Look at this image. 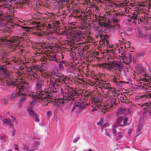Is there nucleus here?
<instances>
[{"instance_id": "f257e3e1", "label": "nucleus", "mask_w": 151, "mask_h": 151, "mask_svg": "<svg viewBox=\"0 0 151 151\" xmlns=\"http://www.w3.org/2000/svg\"><path fill=\"white\" fill-rule=\"evenodd\" d=\"M5 81L7 86L15 87L16 89L18 88L20 91H27L29 89V84L28 82L26 83L25 81L13 82L9 78Z\"/></svg>"}, {"instance_id": "f03ea898", "label": "nucleus", "mask_w": 151, "mask_h": 151, "mask_svg": "<svg viewBox=\"0 0 151 151\" xmlns=\"http://www.w3.org/2000/svg\"><path fill=\"white\" fill-rule=\"evenodd\" d=\"M9 70L6 67V65H0V81L4 80V79L9 78L10 75Z\"/></svg>"}, {"instance_id": "7ed1b4c3", "label": "nucleus", "mask_w": 151, "mask_h": 151, "mask_svg": "<svg viewBox=\"0 0 151 151\" xmlns=\"http://www.w3.org/2000/svg\"><path fill=\"white\" fill-rule=\"evenodd\" d=\"M55 31H56V30H54L53 31L50 30L48 31L47 29H38L37 32H34V33L35 35L41 36L45 35H49V34L58 35L57 32Z\"/></svg>"}, {"instance_id": "20e7f679", "label": "nucleus", "mask_w": 151, "mask_h": 151, "mask_svg": "<svg viewBox=\"0 0 151 151\" xmlns=\"http://www.w3.org/2000/svg\"><path fill=\"white\" fill-rule=\"evenodd\" d=\"M84 35L81 31H77L75 30L71 31L70 30V31L68 33V36L70 38V37H76L80 40L84 39Z\"/></svg>"}, {"instance_id": "39448f33", "label": "nucleus", "mask_w": 151, "mask_h": 151, "mask_svg": "<svg viewBox=\"0 0 151 151\" xmlns=\"http://www.w3.org/2000/svg\"><path fill=\"white\" fill-rule=\"evenodd\" d=\"M20 91H19V90L18 89V91L17 92H12L11 94L10 98L13 99L16 98L19 96H21V95L22 96L25 95V93H20Z\"/></svg>"}, {"instance_id": "423d86ee", "label": "nucleus", "mask_w": 151, "mask_h": 151, "mask_svg": "<svg viewBox=\"0 0 151 151\" xmlns=\"http://www.w3.org/2000/svg\"><path fill=\"white\" fill-rule=\"evenodd\" d=\"M73 88L72 87H69L67 89L68 92L67 94H69V95L73 97L77 93V91L76 90L73 89Z\"/></svg>"}, {"instance_id": "0eeeda50", "label": "nucleus", "mask_w": 151, "mask_h": 151, "mask_svg": "<svg viewBox=\"0 0 151 151\" xmlns=\"http://www.w3.org/2000/svg\"><path fill=\"white\" fill-rule=\"evenodd\" d=\"M143 67L140 65L137 64L135 66V69L136 70V72L137 74H141L142 73V68Z\"/></svg>"}, {"instance_id": "6e6552de", "label": "nucleus", "mask_w": 151, "mask_h": 151, "mask_svg": "<svg viewBox=\"0 0 151 151\" xmlns=\"http://www.w3.org/2000/svg\"><path fill=\"white\" fill-rule=\"evenodd\" d=\"M43 85V81L40 80H38L36 85L37 88L40 89L41 88Z\"/></svg>"}, {"instance_id": "1a4fd4ad", "label": "nucleus", "mask_w": 151, "mask_h": 151, "mask_svg": "<svg viewBox=\"0 0 151 151\" xmlns=\"http://www.w3.org/2000/svg\"><path fill=\"white\" fill-rule=\"evenodd\" d=\"M1 29V30L4 33H6L8 36H10L9 34L12 32V31L10 29Z\"/></svg>"}, {"instance_id": "9d476101", "label": "nucleus", "mask_w": 151, "mask_h": 151, "mask_svg": "<svg viewBox=\"0 0 151 151\" xmlns=\"http://www.w3.org/2000/svg\"><path fill=\"white\" fill-rule=\"evenodd\" d=\"M123 117H119L117 119L116 122V124L118 126H122V124H121L122 123L123 120Z\"/></svg>"}, {"instance_id": "9b49d317", "label": "nucleus", "mask_w": 151, "mask_h": 151, "mask_svg": "<svg viewBox=\"0 0 151 151\" xmlns=\"http://www.w3.org/2000/svg\"><path fill=\"white\" fill-rule=\"evenodd\" d=\"M141 56V54L140 53H137L135 55H134L133 58V63H135L137 60L138 59V58L140 57Z\"/></svg>"}, {"instance_id": "f8f14e48", "label": "nucleus", "mask_w": 151, "mask_h": 151, "mask_svg": "<svg viewBox=\"0 0 151 151\" xmlns=\"http://www.w3.org/2000/svg\"><path fill=\"white\" fill-rule=\"evenodd\" d=\"M1 119L4 125L6 126V125L8 123L9 120H8L7 118H5L3 116H1Z\"/></svg>"}, {"instance_id": "ddd939ff", "label": "nucleus", "mask_w": 151, "mask_h": 151, "mask_svg": "<svg viewBox=\"0 0 151 151\" xmlns=\"http://www.w3.org/2000/svg\"><path fill=\"white\" fill-rule=\"evenodd\" d=\"M43 99H49L50 100H51L52 99V97L49 94H48V93L46 92L45 95H44V96Z\"/></svg>"}, {"instance_id": "4468645a", "label": "nucleus", "mask_w": 151, "mask_h": 151, "mask_svg": "<svg viewBox=\"0 0 151 151\" xmlns=\"http://www.w3.org/2000/svg\"><path fill=\"white\" fill-rule=\"evenodd\" d=\"M32 29H26L25 30V32H22L21 33V35L23 36H25L26 35L28 34V32H30V33H31V32L32 31Z\"/></svg>"}, {"instance_id": "2eb2a0df", "label": "nucleus", "mask_w": 151, "mask_h": 151, "mask_svg": "<svg viewBox=\"0 0 151 151\" xmlns=\"http://www.w3.org/2000/svg\"><path fill=\"white\" fill-rule=\"evenodd\" d=\"M28 111L29 114L32 115V117L35 115V114L31 108H30L28 109Z\"/></svg>"}, {"instance_id": "dca6fc26", "label": "nucleus", "mask_w": 151, "mask_h": 151, "mask_svg": "<svg viewBox=\"0 0 151 151\" xmlns=\"http://www.w3.org/2000/svg\"><path fill=\"white\" fill-rule=\"evenodd\" d=\"M56 76L57 77L55 80L54 81L56 82V83H61V76L56 75Z\"/></svg>"}, {"instance_id": "f3484780", "label": "nucleus", "mask_w": 151, "mask_h": 151, "mask_svg": "<svg viewBox=\"0 0 151 151\" xmlns=\"http://www.w3.org/2000/svg\"><path fill=\"white\" fill-rule=\"evenodd\" d=\"M69 31H70V30L69 31H68V29H66L64 30L61 33L62 35H67V37L68 38L69 37L68 36V35Z\"/></svg>"}, {"instance_id": "a211bd4d", "label": "nucleus", "mask_w": 151, "mask_h": 151, "mask_svg": "<svg viewBox=\"0 0 151 151\" xmlns=\"http://www.w3.org/2000/svg\"><path fill=\"white\" fill-rule=\"evenodd\" d=\"M19 27H22V28H35L34 27H28L27 26L22 27L19 25H18L17 24H15L14 26V27H16V28H18Z\"/></svg>"}, {"instance_id": "6ab92c4d", "label": "nucleus", "mask_w": 151, "mask_h": 151, "mask_svg": "<svg viewBox=\"0 0 151 151\" xmlns=\"http://www.w3.org/2000/svg\"><path fill=\"white\" fill-rule=\"evenodd\" d=\"M46 91H40V94L39 95V96L40 97V98H42V99H43V96L44 95H44H45V93H46Z\"/></svg>"}, {"instance_id": "aec40b11", "label": "nucleus", "mask_w": 151, "mask_h": 151, "mask_svg": "<svg viewBox=\"0 0 151 151\" xmlns=\"http://www.w3.org/2000/svg\"><path fill=\"white\" fill-rule=\"evenodd\" d=\"M49 99H46V100H45V99H43L44 100L43 101V104H44V106H47L48 104L51 102V100H50Z\"/></svg>"}, {"instance_id": "412c9836", "label": "nucleus", "mask_w": 151, "mask_h": 151, "mask_svg": "<svg viewBox=\"0 0 151 151\" xmlns=\"http://www.w3.org/2000/svg\"><path fill=\"white\" fill-rule=\"evenodd\" d=\"M128 109L127 114L128 115H129L132 113V107L131 105H129V107H128Z\"/></svg>"}, {"instance_id": "4be33fe9", "label": "nucleus", "mask_w": 151, "mask_h": 151, "mask_svg": "<svg viewBox=\"0 0 151 151\" xmlns=\"http://www.w3.org/2000/svg\"><path fill=\"white\" fill-rule=\"evenodd\" d=\"M142 123L139 122L137 124V131H139L142 129Z\"/></svg>"}, {"instance_id": "5701e85b", "label": "nucleus", "mask_w": 151, "mask_h": 151, "mask_svg": "<svg viewBox=\"0 0 151 151\" xmlns=\"http://www.w3.org/2000/svg\"><path fill=\"white\" fill-rule=\"evenodd\" d=\"M113 63V62H108V65L109 66L108 68L111 69H113L114 68L113 65H112Z\"/></svg>"}, {"instance_id": "b1692460", "label": "nucleus", "mask_w": 151, "mask_h": 151, "mask_svg": "<svg viewBox=\"0 0 151 151\" xmlns=\"http://www.w3.org/2000/svg\"><path fill=\"white\" fill-rule=\"evenodd\" d=\"M1 40L2 42H4L5 41H6V43L9 42V43H11V44L12 43V40H7V39H5V38H2L1 39Z\"/></svg>"}, {"instance_id": "393cba45", "label": "nucleus", "mask_w": 151, "mask_h": 151, "mask_svg": "<svg viewBox=\"0 0 151 151\" xmlns=\"http://www.w3.org/2000/svg\"><path fill=\"white\" fill-rule=\"evenodd\" d=\"M118 13H115L114 14V15L111 14H109L108 15L111 16L112 17L113 19H114L118 15Z\"/></svg>"}, {"instance_id": "a878e982", "label": "nucleus", "mask_w": 151, "mask_h": 151, "mask_svg": "<svg viewBox=\"0 0 151 151\" xmlns=\"http://www.w3.org/2000/svg\"><path fill=\"white\" fill-rule=\"evenodd\" d=\"M117 139H116V141H117L119 139H120L122 138V134L121 133L119 132L117 134Z\"/></svg>"}, {"instance_id": "bb28decb", "label": "nucleus", "mask_w": 151, "mask_h": 151, "mask_svg": "<svg viewBox=\"0 0 151 151\" xmlns=\"http://www.w3.org/2000/svg\"><path fill=\"white\" fill-rule=\"evenodd\" d=\"M127 120H128V118L127 117L125 118L124 119V121H123V122L124 124H122V126H124L127 125H128L129 124H127L126 123V122L127 121Z\"/></svg>"}, {"instance_id": "cd10ccee", "label": "nucleus", "mask_w": 151, "mask_h": 151, "mask_svg": "<svg viewBox=\"0 0 151 151\" xmlns=\"http://www.w3.org/2000/svg\"><path fill=\"white\" fill-rule=\"evenodd\" d=\"M114 100H115L114 102L113 101L112 103V100H111V104L110 105V107H109V108H112L113 107V105L114 104H115V106H116V104H116L115 103L116 102V98H115L114 99Z\"/></svg>"}, {"instance_id": "c85d7f7f", "label": "nucleus", "mask_w": 151, "mask_h": 151, "mask_svg": "<svg viewBox=\"0 0 151 151\" xmlns=\"http://www.w3.org/2000/svg\"><path fill=\"white\" fill-rule=\"evenodd\" d=\"M113 65V67L114 68H115V70H117V68H118V64L117 63H115L114 62V61L113 62V64L112 65Z\"/></svg>"}, {"instance_id": "c756f323", "label": "nucleus", "mask_w": 151, "mask_h": 151, "mask_svg": "<svg viewBox=\"0 0 151 151\" xmlns=\"http://www.w3.org/2000/svg\"><path fill=\"white\" fill-rule=\"evenodd\" d=\"M137 14L135 12H133V19L134 21L136 20L137 19Z\"/></svg>"}, {"instance_id": "7c9ffc66", "label": "nucleus", "mask_w": 151, "mask_h": 151, "mask_svg": "<svg viewBox=\"0 0 151 151\" xmlns=\"http://www.w3.org/2000/svg\"><path fill=\"white\" fill-rule=\"evenodd\" d=\"M138 36L139 37H142L143 35V33L141 32L139 29H138Z\"/></svg>"}, {"instance_id": "2f4dec72", "label": "nucleus", "mask_w": 151, "mask_h": 151, "mask_svg": "<svg viewBox=\"0 0 151 151\" xmlns=\"http://www.w3.org/2000/svg\"><path fill=\"white\" fill-rule=\"evenodd\" d=\"M9 125L10 126V127L11 128H12V127H13V122L11 121L10 120H9V122L8 123Z\"/></svg>"}, {"instance_id": "473e14b6", "label": "nucleus", "mask_w": 151, "mask_h": 151, "mask_svg": "<svg viewBox=\"0 0 151 151\" xmlns=\"http://www.w3.org/2000/svg\"><path fill=\"white\" fill-rule=\"evenodd\" d=\"M33 118L34 119L35 122H39V119L36 116V114L33 117Z\"/></svg>"}, {"instance_id": "72a5a7b5", "label": "nucleus", "mask_w": 151, "mask_h": 151, "mask_svg": "<svg viewBox=\"0 0 151 151\" xmlns=\"http://www.w3.org/2000/svg\"><path fill=\"white\" fill-rule=\"evenodd\" d=\"M128 58L129 59V61L130 62H132V54L131 53H128Z\"/></svg>"}, {"instance_id": "f704fd0d", "label": "nucleus", "mask_w": 151, "mask_h": 151, "mask_svg": "<svg viewBox=\"0 0 151 151\" xmlns=\"http://www.w3.org/2000/svg\"><path fill=\"white\" fill-rule=\"evenodd\" d=\"M123 103H125L126 104H132V102L131 101L128 100V99H127L126 101H122Z\"/></svg>"}, {"instance_id": "c9c22d12", "label": "nucleus", "mask_w": 151, "mask_h": 151, "mask_svg": "<svg viewBox=\"0 0 151 151\" xmlns=\"http://www.w3.org/2000/svg\"><path fill=\"white\" fill-rule=\"evenodd\" d=\"M103 38H104V39H103V38L101 39V40H102L104 42V44L105 45V44H104V41H106V43H107V44H108V43H109V41L107 40L106 39V38H105V37H103Z\"/></svg>"}, {"instance_id": "e433bc0d", "label": "nucleus", "mask_w": 151, "mask_h": 151, "mask_svg": "<svg viewBox=\"0 0 151 151\" xmlns=\"http://www.w3.org/2000/svg\"><path fill=\"white\" fill-rule=\"evenodd\" d=\"M103 120L101 119L99 121V122H97V125H101L103 124Z\"/></svg>"}, {"instance_id": "4c0bfd02", "label": "nucleus", "mask_w": 151, "mask_h": 151, "mask_svg": "<svg viewBox=\"0 0 151 151\" xmlns=\"http://www.w3.org/2000/svg\"><path fill=\"white\" fill-rule=\"evenodd\" d=\"M56 83L55 81H51V83L53 86V88H55L56 85Z\"/></svg>"}, {"instance_id": "58836bf2", "label": "nucleus", "mask_w": 151, "mask_h": 151, "mask_svg": "<svg viewBox=\"0 0 151 151\" xmlns=\"http://www.w3.org/2000/svg\"><path fill=\"white\" fill-rule=\"evenodd\" d=\"M26 100V97L25 96L24 97L20 99V102H22L25 101Z\"/></svg>"}, {"instance_id": "ea45409f", "label": "nucleus", "mask_w": 151, "mask_h": 151, "mask_svg": "<svg viewBox=\"0 0 151 151\" xmlns=\"http://www.w3.org/2000/svg\"><path fill=\"white\" fill-rule=\"evenodd\" d=\"M34 147L35 149H36L39 146V144L37 142H35L34 143Z\"/></svg>"}, {"instance_id": "a19ab883", "label": "nucleus", "mask_w": 151, "mask_h": 151, "mask_svg": "<svg viewBox=\"0 0 151 151\" xmlns=\"http://www.w3.org/2000/svg\"><path fill=\"white\" fill-rule=\"evenodd\" d=\"M47 115L48 116H50L52 115V114L51 111H49L47 112Z\"/></svg>"}, {"instance_id": "79ce46f5", "label": "nucleus", "mask_w": 151, "mask_h": 151, "mask_svg": "<svg viewBox=\"0 0 151 151\" xmlns=\"http://www.w3.org/2000/svg\"><path fill=\"white\" fill-rule=\"evenodd\" d=\"M14 147L15 148L16 150L17 151H19V148L18 147V145L17 144L14 145Z\"/></svg>"}, {"instance_id": "37998d69", "label": "nucleus", "mask_w": 151, "mask_h": 151, "mask_svg": "<svg viewBox=\"0 0 151 151\" xmlns=\"http://www.w3.org/2000/svg\"><path fill=\"white\" fill-rule=\"evenodd\" d=\"M24 149L25 150H27L28 149V147L25 144H24Z\"/></svg>"}, {"instance_id": "c03bdc74", "label": "nucleus", "mask_w": 151, "mask_h": 151, "mask_svg": "<svg viewBox=\"0 0 151 151\" xmlns=\"http://www.w3.org/2000/svg\"><path fill=\"white\" fill-rule=\"evenodd\" d=\"M59 67L60 68H63L64 67L63 65L61 63H60L58 65Z\"/></svg>"}, {"instance_id": "a18cd8bd", "label": "nucleus", "mask_w": 151, "mask_h": 151, "mask_svg": "<svg viewBox=\"0 0 151 151\" xmlns=\"http://www.w3.org/2000/svg\"><path fill=\"white\" fill-rule=\"evenodd\" d=\"M79 139V137H77L76 138H75V139H74V140L73 141V142H74V143L78 141V140Z\"/></svg>"}, {"instance_id": "49530a36", "label": "nucleus", "mask_w": 151, "mask_h": 151, "mask_svg": "<svg viewBox=\"0 0 151 151\" xmlns=\"http://www.w3.org/2000/svg\"><path fill=\"white\" fill-rule=\"evenodd\" d=\"M140 85H143L144 86H147V85L146 83H144L143 82L142 83V82H139V83L138 84Z\"/></svg>"}, {"instance_id": "de8ad7c7", "label": "nucleus", "mask_w": 151, "mask_h": 151, "mask_svg": "<svg viewBox=\"0 0 151 151\" xmlns=\"http://www.w3.org/2000/svg\"><path fill=\"white\" fill-rule=\"evenodd\" d=\"M106 46L107 47H108L109 48H111L113 47L112 46H111V45L109 44V43H108V44L106 43Z\"/></svg>"}, {"instance_id": "09e8293b", "label": "nucleus", "mask_w": 151, "mask_h": 151, "mask_svg": "<svg viewBox=\"0 0 151 151\" xmlns=\"http://www.w3.org/2000/svg\"><path fill=\"white\" fill-rule=\"evenodd\" d=\"M127 97H129V99H132L131 97L132 96V94L131 93L130 94H127Z\"/></svg>"}, {"instance_id": "8fccbe9b", "label": "nucleus", "mask_w": 151, "mask_h": 151, "mask_svg": "<svg viewBox=\"0 0 151 151\" xmlns=\"http://www.w3.org/2000/svg\"><path fill=\"white\" fill-rule=\"evenodd\" d=\"M141 80H142L143 81H145V82H147L148 81V79L146 78H145L143 79L141 78Z\"/></svg>"}, {"instance_id": "3c124183", "label": "nucleus", "mask_w": 151, "mask_h": 151, "mask_svg": "<svg viewBox=\"0 0 151 151\" xmlns=\"http://www.w3.org/2000/svg\"><path fill=\"white\" fill-rule=\"evenodd\" d=\"M109 35H107V34H105L104 35V37H105V38H107V39H109Z\"/></svg>"}, {"instance_id": "603ef678", "label": "nucleus", "mask_w": 151, "mask_h": 151, "mask_svg": "<svg viewBox=\"0 0 151 151\" xmlns=\"http://www.w3.org/2000/svg\"><path fill=\"white\" fill-rule=\"evenodd\" d=\"M106 50L107 51V52L108 53V52H109V53H111V51H112L113 50V49H111V50H108L107 49H106V50Z\"/></svg>"}, {"instance_id": "864d4df0", "label": "nucleus", "mask_w": 151, "mask_h": 151, "mask_svg": "<svg viewBox=\"0 0 151 151\" xmlns=\"http://www.w3.org/2000/svg\"><path fill=\"white\" fill-rule=\"evenodd\" d=\"M123 67L121 65H120L118 64V68H119V69H122L123 68Z\"/></svg>"}, {"instance_id": "5fc2aeb1", "label": "nucleus", "mask_w": 151, "mask_h": 151, "mask_svg": "<svg viewBox=\"0 0 151 151\" xmlns=\"http://www.w3.org/2000/svg\"><path fill=\"white\" fill-rule=\"evenodd\" d=\"M126 16H127V17H130L129 19H132V16H131V15L130 14H128L127 15H126Z\"/></svg>"}, {"instance_id": "6e6d98bb", "label": "nucleus", "mask_w": 151, "mask_h": 151, "mask_svg": "<svg viewBox=\"0 0 151 151\" xmlns=\"http://www.w3.org/2000/svg\"><path fill=\"white\" fill-rule=\"evenodd\" d=\"M146 105V107L147 108H149L150 107V106L149 105L146 104V103L144 104H143V106H145Z\"/></svg>"}, {"instance_id": "4d7b16f0", "label": "nucleus", "mask_w": 151, "mask_h": 151, "mask_svg": "<svg viewBox=\"0 0 151 151\" xmlns=\"http://www.w3.org/2000/svg\"><path fill=\"white\" fill-rule=\"evenodd\" d=\"M105 134L106 135H107V136H109V137H110V135H109V132H106H106H105Z\"/></svg>"}, {"instance_id": "13d9d810", "label": "nucleus", "mask_w": 151, "mask_h": 151, "mask_svg": "<svg viewBox=\"0 0 151 151\" xmlns=\"http://www.w3.org/2000/svg\"><path fill=\"white\" fill-rule=\"evenodd\" d=\"M129 67H127V72H129V68H132V67L131 66H129Z\"/></svg>"}, {"instance_id": "bf43d9fd", "label": "nucleus", "mask_w": 151, "mask_h": 151, "mask_svg": "<svg viewBox=\"0 0 151 151\" xmlns=\"http://www.w3.org/2000/svg\"><path fill=\"white\" fill-rule=\"evenodd\" d=\"M113 133V134L115 133L116 132V130L115 129H112Z\"/></svg>"}, {"instance_id": "052dcab7", "label": "nucleus", "mask_w": 151, "mask_h": 151, "mask_svg": "<svg viewBox=\"0 0 151 151\" xmlns=\"http://www.w3.org/2000/svg\"><path fill=\"white\" fill-rule=\"evenodd\" d=\"M142 97H145V99L147 97L148 98V96H147V95H144L142 96Z\"/></svg>"}, {"instance_id": "680f3d73", "label": "nucleus", "mask_w": 151, "mask_h": 151, "mask_svg": "<svg viewBox=\"0 0 151 151\" xmlns=\"http://www.w3.org/2000/svg\"><path fill=\"white\" fill-rule=\"evenodd\" d=\"M142 72L144 73V74H143L144 75L146 73V72H145V70H144L143 68H142Z\"/></svg>"}, {"instance_id": "e2e57ef3", "label": "nucleus", "mask_w": 151, "mask_h": 151, "mask_svg": "<svg viewBox=\"0 0 151 151\" xmlns=\"http://www.w3.org/2000/svg\"><path fill=\"white\" fill-rule=\"evenodd\" d=\"M149 38L150 41L148 42V43H151V35H150Z\"/></svg>"}, {"instance_id": "0e129e2a", "label": "nucleus", "mask_w": 151, "mask_h": 151, "mask_svg": "<svg viewBox=\"0 0 151 151\" xmlns=\"http://www.w3.org/2000/svg\"><path fill=\"white\" fill-rule=\"evenodd\" d=\"M102 68H106V65H104V64H103L102 65Z\"/></svg>"}, {"instance_id": "69168bd1", "label": "nucleus", "mask_w": 151, "mask_h": 151, "mask_svg": "<svg viewBox=\"0 0 151 151\" xmlns=\"http://www.w3.org/2000/svg\"><path fill=\"white\" fill-rule=\"evenodd\" d=\"M144 75L146 77H150V76L148 74L146 73H145Z\"/></svg>"}, {"instance_id": "338daca9", "label": "nucleus", "mask_w": 151, "mask_h": 151, "mask_svg": "<svg viewBox=\"0 0 151 151\" xmlns=\"http://www.w3.org/2000/svg\"><path fill=\"white\" fill-rule=\"evenodd\" d=\"M115 27H120V25L118 24H115Z\"/></svg>"}, {"instance_id": "774afa93", "label": "nucleus", "mask_w": 151, "mask_h": 151, "mask_svg": "<svg viewBox=\"0 0 151 151\" xmlns=\"http://www.w3.org/2000/svg\"><path fill=\"white\" fill-rule=\"evenodd\" d=\"M147 96H148V98H149L150 97H151V93H147Z\"/></svg>"}]
</instances>
